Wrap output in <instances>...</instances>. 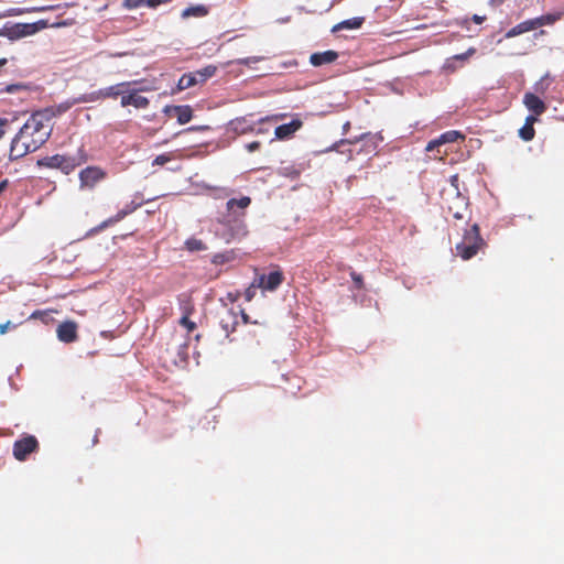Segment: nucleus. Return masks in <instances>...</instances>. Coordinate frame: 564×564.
<instances>
[{
  "label": "nucleus",
  "instance_id": "nucleus-24",
  "mask_svg": "<svg viewBox=\"0 0 564 564\" xmlns=\"http://www.w3.org/2000/svg\"><path fill=\"white\" fill-rule=\"evenodd\" d=\"M209 10L206 6L204 4H196V6H191L186 9H184L181 13V17L183 19H188V18H203V17H206L208 14Z\"/></svg>",
  "mask_w": 564,
  "mask_h": 564
},
{
  "label": "nucleus",
  "instance_id": "nucleus-9",
  "mask_svg": "<svg viewBox=\"0 0 564 564\" xmlns=\"http://www.w3.org/2000/svg\"><path fill=\"white\" fill-rule=\"evenodd\" d=\"M360 141L364 142V149L368 153H370V152H373L378 148L379 143L382 141V138L378 137L377 134H371L368 132V133H362L361 135L355 137L352 139H343L338 143H336L334 147L338 148V147H343L345 144H356Z\"/></svg>",
  "mask_w": 564,
  "mask_h": 564
},
{
  "label": "nucleus",
  "instance_id": "nucleus-39",
  "mask_svg": "<svg viewBox=\"0 0 564 564\" xmlns=\"http://www.w3.org/2000/svg\"><path fill=\"white\" fill-rule=\"evenodd\" d=\"M285 116H286L285 113L273 115L271 117L261 118L259 120V122H265V121H269V120L278 121V120L283 119Z\"/></svg>",
  "mask_w": 564,
  "mask_h": 564
},
{
  "label": "nucleus",
  "instance_id": "nucleus-6",
  "mask_svg": "<svg viewBox=\"0 0 564 564\" xmlns=\"http://www.w3.org/2000/svg\"><path fill=\"white\" fill-rule=\"evenodd\" d=\"M80 189H94L96 185L107 178V172L97 165L83 169L79 174Z\"/></svg>",
  "mask_w": 564,
  "mask_h": 564
},
{
  "label": "nucleus",
  "instance_id": "nucleus-15",
  "mask_svg": "<svg viewBox=\"0 0 564 564\" xmlns=\"http://www.w3.org/2000/svg\"><path fill=\"white\" fill-rule=\"evenodd\" d=\"M57 337L63 343H73L78 338L77 324L75 322H64L57 327Z\"/></svg>",
  "mask_w": 564,
  "mask_h": 564
},
{
  "label": "nucleus",
  "instance_id": "nucleus-19",
  "mask_svg": "<svg viewBox=\"0 0 564 564\" xmlns=\"http://www.w3.org/2000/svg\"><path fill=\"white\" fill-rule=\"evenodd\" d=\"M338 58V53L336 51H325L313 53L310 57V62L313 66H322L325 64H330Z\"/></svg>",
  "mask_w": 564,
  "mask_h": 564
},
{
  "label": "nucleus",
  "instance_id": "nucleus-25",
  "mask_svg": "<svg viewBox=\"0 0 564 564\" xmlns=\"http://www.w3.org/2000/svg\"><path fill=\"white\" fill-rule=\"evenodd\" d=\"M234 132L237 134H247L254 131L253 126L247 120V118H237L230 122Z\"/></svg>",
  "mask_w": 564,
  "mask_h": 564
},
{
  "label": "nucleus",
  "instance_id": "nucleus-43",
  "mask_svg": "<svg viewBox=\"0 0 564 564\" xmlns=\"http://www.w3.org/2000/svg\"><path fill=\"white\" fill-rule=\"evenodd\" d=\"M10 326H11V322H7L6 324L0 325V335L6 334Z\"/></svg>",
  "mask_w": 564,
  "mask_h": 564
},
{
  "label": "nucleus",
  "instance_id": "nucleus-40",
  "mask_svg": "<svg viewBox=\"0 0 564 564\" xmlns=\"http://www.w3.org/2000/svg\"><path fill=\"white\" fill-rule=\"evenodd\" d=\"M239 315L241 316V319H242V323L243 324H251V319H250V316L245 312V310H239Z\"/></svg>",
  "mask_w": 564,
  "mask_h": 564
},
{
  "label": "nucleus",
  "instance_id": "nucleus-17",
  "mask_svg": "<svg viewBox=\"0 0 564 564\" xmlns=\"http://www.w3.org/2000/svg\"><path fill=\"white\" fill-rule=\"evenodd\" d=\"M165 113L174 112L177 117V121L180 124H185L189 122L193 118V110L189 106H166L164 108Z\"/></svg>",
  "mask_w": 564,
  "mask_h": 564
},
{
  "label": "nucleus",
  "instance_id": "nucleus-21",
  "mask_svg": "<svg viewBox=\"0 0 564 564\" xmlns=\"http://www.w3.org/2000/svg\"><path fill=\"white\" fill-rule=\"evenodd\" d=\"M535 30L534 29V24H533V20L530 19V20H525L517 25H514L513 28H511L505 35L506 39H511V37H514V36H518V35H521L523 33H527V32H530V31H533Z\"/></svg>",
  "mask_w": 564,
  "mask_h": 564
},
{
  "label": "nucleus",
  "instance_id": "nucleus-38",
  "mask_svg": "<svg viewBox=\"0 0 564 564\" xmlns=\"http://www.w3.org/2000/svg\"><path fill=\"white\" fill-rule=\"evenodd\" d=\"M261 147V143L259 141H252L248 144H246V149L248 152H254L257 150H259Z\"/></svg>",
  "mask_w": 564,
  "mask_h": 564
},
{
  "label": "nucleus",
  "instance_id": "nucleus-26",
  "mask_svg": "<svg viewBox=\"0 0 564 564\" xmlns=\"http://www.w3.org/2000/svg\"><path fill=\"white\" fill-rule=\"evenodd\" d=\"M364 21H365V19L361 17H356V18H351L348 20H344L340 23H338L337 25H335L333 28V31L343 30V29H350V30L359 29L362 25Z\"/></svg>",
  "mask_w": 564,
  "mask_h": 564
},
{
  "label": "nucleus",
  "instance_id": "nucleus-29",
  "mask_svg": "<svg viewBox=\"0 0 564 564\" xmlns=\"http://www.w3.org/2000/svg\"><path fill=\"white\" fill-rule=\"evenodd\" d=\"M185 248L188 251L194 252L206 250L207 246L203 242V240L192 237L185 241Z\"/></svg>",
  "mask_w": 564,
  "mask_h": 564
},
{
  "label": "nucleus",
  "instance_id": "nucleus-2",
  "mask_svg": "<svg viewBox=\"0 0 564 564\" xmlns=\"http://www.w3.org/2000/svg\"><path fill=\"white\" fill-rule=\"evenodd\" d=\"M88 161V153L84 147H80L76 154H54L37 160V166L59 170L65 175L74 172L78 166Z\"/></svg>",
  "mask_w": 564,
  "mask_h": 564
},
{
  "label": "nucleus",
  "instance_id": "nucleus-20",
  "mask_svg": "<svg viewBox=\"0 0 564 564\" xmlns=\"http://www.w3.org/2000/svg\"><path fill=\"white\" fill-rule=\"evenodd\" d=\"M535 121H536V117H534V116H528L525 118V122H524L523 127L519 130V137L523 141H531L534 138V135H535V130H534Z\"/></svg>",
  "mask_w": 564,
  "mask_h": 564
},
{
  "label": "nucleus",
  "instance_id": "nucleus-27",
  "mask_svg": "<svg viewBox=\"0 0 564 564\" xmlns=\"http://www.w3.org/2000/svg\"><path fill=\"white\" fill-rule=\"evenodd\" d=\"M180 308L183 313L182 316H191L194 312V305L187 295L180 296Z\"/></svg>",
  "mask_w": 564,
  "mask_h": 564
},
{
  "label": "nucleus",
  "instance_id": "nucleus-11",
  "mask_svg": "<svg viewBox=\"0 0 564 564\" xmlns=\"http://www.w3.org/2000/svg\"><path fill=\"white\" fill-rule=\"evenodd\" d=\"M239 324V313L234 308L226 310L219 318V325L226 334V337H229L231 333H234Z\"/></svg>",
  "mask_w": 564,
  "mask_h": 564
},
{
  "label": "nucleus",
  "instance_id": "nucleus-46",
  "mask_svg": "<svg viewBox=\"0 0 564 564\" xmlns=\"http://www.w3.org/2000/svg\"><path fill=\"white\" fill-rule=\"evenodd\" d=\"M203 129H205V127H189L186 131H198Z\"/></svg>",
  "mask_w": 564,
  "mask_h": 564
},
{
  "label": "nucleus",
  "instance_id": "nucleus-12",
  "mask_svg": "<svg viewBox=\"0 0 564 564\" xmlns=\"http://www.w3.org/2000/svg\"><path fill=\"white\" fill-rule=\"evenodd\" d=\"M464 139H465V135L462 134L459 131L449 130V131L442 133L438 138L431 140L427 143L425 150L427 152H432L434 149H436L443 144L454 143L457 140H464Z\"/></svg>",
  "mask_w": 564,
  "mask_h": 564
},
{
  "label": "nucleus",
  "instance_id": "nucleus-23",
  "mask_svg": "<svg viewBox=\"0 0 564 564\" xmlns=\"http://www.w3.org/2000/svg\"><path fill=\"white\" fill-rule=\"evenodd\" d=\"M563 14H564V12H555V13H547V14H543L541 17L534 18V19H532L534 29L536 30L538 28H541L543 25L554 24L556 21L562 19Z\"/></svg>",
  "mask_w": 564,
  "mask_h": 564
},
{
  "label": "nucleus",
  "instance_id": "nucleus-33",
  "mask_svg": "<svg viewBox=\"0 0 564 564\" xmlns=\"http://www.w3.org/2000/svg\"><path fill=\"white\" fill-rule=\"evenodd\" d=\"M350 278L355 283V288L358 290L364 289V278L361 274L357 273L356 271H350Z\"/></svg>",
  "mask_w": 564,
  "mask_h": 564
},
{
  "label": "nucleus",
  "instance_id": "nucleus-4",
  "mask_svg": "<svg viewBox=\"0 0 564 564\" xmlns=\"http://www.w3.org/2000/svg\"><path fill=\"white\" fill-rule=\"evenodd\" d=\"M487 243L480 236V229L477 224L466 229L462 240L456 245V253L463 260H469L474 258L479 251L486 248Z\"/></svg>",
  "mask_w": 564,
  "mask_h": 564
},
{
  "label": "nucleus",
  "instance_id": "nucleus-47",
  "mask_svg": "<svg viewBox=\"0 0 564 564\" xmlns=\"http://www.w3.org/2000/svg\"><path fill=\"white\" fill-rule=\"evenodd\" d=\"M7 186V181H3L0 183V193L6 188Z\"/></svg>",
  "mask_w": 564,
  "mask_h": 564
},
{
  "label": "nucleus",
  "instance_id": "nucleus-13",
  "mask_svg": "<svg viewBox=\"0 0 564 564\" xmlns=\"http://www.w3.org/2000/svg\"><path fill=\"white\" fill-rule=\"evenodd\" d=\"M120 104L122 107L133 106L137 109H145L150 101L147 97L138 95V90L128 88V93L121 95Z\"/></svg>",
  "mask_w": 564,
  "mask_h": 564
},
{
  "label": "nucleus",
  "instance_id": "nucleus-7",
  "mask_svg": "<svg viewBox=\"0 0 564 564\" xmlns=\"http://www.w3.org/2000/svg\"><path fill=\"white\" fill-rule=\"evenodd\" d=\"M132 84H137V82H122L97 91H93L85 98V101H97L99 99L112 98L116 99L118 96H121L124 93H128V87Z\"/></svg>",
  "mask_w": 564,
  "mask_h": 564
},
{
  "label": "nucleus",
  "instance_id": "nucleus-32",
  "mask_svg": "<svg viewBox=\"0 0 564 564\" xmlns=\"http://www.w3.org/2000/svg\"><path fill=\"white\" fill-rule=\"evenodd\" d=\"M180 325L185 327L188 333L193 332L196 328V323L189 319V316H182L180 319Z\"/></svg>",
  "mask_w": 564,
  "mask_h": 564
},
{
  "label": "nucleus",
  "instance_id": "nucleus-41",
  "mask_svg": "<svg viewBox=\"0 0 564 564\" xmlns=\"http://www.w3.org/2000/svg\"><path fill=\"white\" fill-rule=\"evenodd\" d=\"M473 22H475L476 24H481L485 20H486V17L485 15H478V14H474L473 18H471Z\"/></svg>",
  "mask_w": 564,
  "mask_h": 564
},
{
  "label": "nucleus",
  "instance_id": "nucleus-44",
  "mask_svg": "<svg viewBox=\"0 0 564 564\" xmlns=\"http://www.w3.org/2000/svg\"><path fill=\"white\" fill-rule=\"evenodd\" d=\"M7 122H8L7 119L0 118V127L4 126ZM3 134H4V130L2 128H0V139L3 137Z\"/></svg>",
  "mask_w": 564,
  "mask_h": 564
},
{
  "label": "nucleus",
  "instance_id": "nucleus-3",
  "mask_svg": "<svg viewBox=\"0 0 564 564\" xmlns=\"http://www.w3.org/2000/svg\"><path fill=\"white\" fill-rule=\"evenodd\" d=\"M250 204L251 198L249 196L231 198L226 203L227 212L229 216H232L234 219V227L230 229V234L225 236L227 242L247 234V228L242 218L245 217L246 209L250 206Z\"/></svg>",
  "mask_w": 564,
  "mask_h": 564
},
{
  "label": "nucleus",
  "instance_id": "nucleus-36",
  "mask_svg": "<svg viewBox=\"0 0 564 564\" xmlns=\"http://www.w3.org/2000/svg\"><path fill=\"white\" fill-rule=\"evenodd\" d=\"M258 288L257 285V280L246 290L245 292V299L247 302H250L254 295H256V289Z\"/></svg>",
  "mask_w": 564,
  "mask_h": 564
},
{
  "label": "nucleus",
  "instance_id": "nucleus-5",
  "mask_svg": "<svg viewBox=\"0 0 564 564\" xmlns=\"http://www.w3.org/2000/svg\"><path fill=\"white\" fill-rule=\"evenodd\" d=\"M216 66L207 65L202 69L182 75L177 82V90L182 91L196 85L204 84L208 78L213 77L216 74Z\"/></svg>",
  "mask_w": 564,
  "mask_h": 564
},
{
  "label": "nucleus",
  "instance_id": "nucleus-28",
  "mask_svg": "<svg viewBox=\"0 0 564 564\" xmlns=\"http://www.w3.org/2000/svg\"><path fill=\"white\" fill-rule=\"evenodd\" d=\"M235 258L234 251H225L220 253H216L212 258V262L216 265L224 264L232 261Z\"/></svg>",
  "mask_w": 564,
  "mask_h": 564
},
{
  "label": "nucleus",
  "instance_id": "nucleus-42",
  "mask_svg": "<svg viewBox=\"0 0 564 564\" xmlns=\"http://www.w3.org/2000/svg\"><path fill=\"white\" fill-rule=\"evenodd\" d=\"M144 4H147L150 8H156L160 6L158 0H144Z\"/></svg>",
  "mask_w": 564,
  "mask_h": 564
},
{
  "label": "nucleus",
  "instance_id": "nucleus-18",
  "mask_svg": "<svg viewBox=\"0 0 564 564\" xmlns=\"http://www.w3.org/2000/svg\"><path fill=\"white\" fill-rule=\"evenodd\" d=\"M448 212L456 220H465L469 218L470 215L468 209V203L465 200L464 197H460L459 195L456 197V206H449Z\"/></svg>",
  "mask_w": 564,
  "mask_h": 564
},
{
  "label": "nucleus",
  "instance_id": "nucleus-22",
  "mask_svg": "<svg viewBox=\"0 0 564 564\" xmlns=\"http://www.w3.org/2000/svg\"><path fill=\"white\" fill-rule=\"evenodd\" d=\"M139 207V204L130 203L124 208L119 210L115 216L105 220L101 227H107L122 220L126 216L134 212Z\"/></svg>",
  "mask_w": 564,
  "mask_h": 564
},
{
  "label": "nucleus",
  "instance_id": "nucleus-31",
  "mask_svg": "<svg viewBox=\"0 0 564 564\" xmlns=\"http://www.w3.org/2000/svg\"><path fill=\"white\" fill-rule=\"evenodd\" d=\"M280 174L296 180L300 176V171L293 166L280 169Z\"/></svg>",
  "mask_w": 564,
  "mask_h": 564
},
{
  "label": "nucleus",
  "instance_id": "nucleus-45",
  "mask_svg": "<svg viewBox=\"0 0 564 564\" xmlns=\"http://www.w3.org/2000/svg\"><path fill=\"white\" fill-rule=\"evenodd\" d=\"M43 315H45V312H42V311H35V312L31 315V318H39V317H42Z\"/></svg>",
  "mask_w": 564,
  "mask_h": 564
},
{
  "label": "nucleus",
  "instance_id": "nucleus-35",
  "mask_svg": "<svg viewBox=\"0 0 564 564\" xmlns=\"http://www.w3.org/2000/svg\"><path fill=\"white\" fill-rule=\"evenodd\" d=\"M172 160V156L169 154H160L158 155L153 162L152 165H164L165 163L170 162Z\"/></svg>",
  "mask_w": 564,
  "mask_h": 564
},
{
  "label": "nucleus",
  "instance_id": "nucleus-30",
  "mask_svg": "<svg viewBox=\"0 0 564 564\" xmlns=\"http://www.w3.org/2000/svg\"><path fill=\"white\" fill-rule=\"evenodd\" d=\"M550 84L551 78L549 77V75H545L534 85V89L536 93L543 95L549 89Z\"/></svg>",
  "mask_w": 564,
  "mask_h": 564
},
{
  "label": "nucleus",
  "instance_id": "nucleus-34",
  "mask_svg": "<svg viewBox=\"0 0 564 564\" xmlns=\"http://www.w3.org/2000/svg\"><path fill=\"white\" fill-rule=\"evenodd\" d=\"M142 4H144V0H124L123 1V8L128 9V10L139 8Z\"/></svg>",
  "mask_w": 564,
  "mask_h": 564
},
{
  "label": "nucleus",
  "instance_id": "nucleus-49",
  "mask_svg": "<svg viewBox=\"0 0 564 564\" xmlns=\"http://www.w3.org/2000/svg\"><path fill=\"white\" fill-rule=\"evenodd\" d=\"M160 4H164V3H167V2H171L172 0H158Z\"/></svg>",
  "mask_w": 564,
  "mask_h": 564
},
{
  "label": "nucleus",
  "instance_id": "nucleus-10",
  "mask_svg": "<svg viewBox=\"0 0 564 564\" xmlns=\"http://www.w3.org/2000/svg\"><path fill=\"white\" fill-rule=\"evenodd\" d=\"M257 285L264 291H275L284 281V274L280 269L268 274H261L257 279Z\"/></svg>",
  "mask_w": 564,
  "mask_h": 564
},
{
  "label": "nucleus",
  "instance_id": "nucleus-37",
  "mask_svg": "<svg viewBox=\"0 0 564 564\" xmlns=\"http://www.w3.org/2000/svg\"><path fill=\"white\" fill-rule=\"evenodd\" d=\"M260 61V57H247V58H240V59H237V64L239 65H251V64H256Z\"/></svg>",
  "mask_w": 564,
  "mask_h": 564
},
{
  "label": "nucleus",
  "instance_id": "nucleus-14",
  "mask_svg": "<svg viewBox=\"0 0 564 564\" xmlns=\"http://www.w3.org/2000/svg\"><path fill=\"white\" fill-rule=\"evenodd\" d=\"M523 104L528 108V110L532 112L531 116L534 117L541 116L546 110L545 102L533 93L524 94Z\"/></svg>",
  "mask_w": 564,
  "mask_h": 564
},
{
  "label": "nucleus",
  "instance_id": "nucleus-48",
  "mask_svg": "<svg viewBox=\"0 0 564 564\" xmlns=\"http://www.w3.org/2000/svg\"><path fill=\"white\" fill-rule=\"evenodd\" d=\"M7 62V58H0V67L4 66Z\"/></svg>",
  "mask_w": 564,
  "mask_h": 564
},
{
  "label": "nucleus",
  "instance_id": "nucleus-50",
  "mask_svg": "<svg viewBox=\"0 0 564 564\" xmlns=\"http://www.w3.org/2000/svg\"><path fill=\"white\" fill-rule=\"evenodd\" d=\"M455 58L457 59H464L465 58V55L464 54H460V55H456Z\"/></svg>",
  "mask_w": 564,
  "mask_h": 564
},
{
  "label": "nucleus",
  "instance_id": "nucleus-1",
  "mask_svg": "<svg viewBox=\"0 0 564 564\" xmlns=\"http://www.w3.org/2000/svg\"><path fill=\"white\" fill-rule=\"evenodd\" d=\"M52 133L51 117L46 111L34 112L11 142L10 156L20 159L36 151Z\"/></svg>",
  "mask_w": 564,
  "mask_h": 564
},
{
  "label": "nucleus",
  "instance_id": "nucleus-16",
  "mask_svg": "<svg viewBox=\"0 0 564 564\" xmlns=\"http://www.w3.org/2000/svg\"><path fill=\"white\" fill-rule=\"evenodd\" d=\"M303 126L302 120L293 119L289 123L281 124L275 128L274 134L279 140H286L291 138L297 130H300Z\"/></svg>",
  "mask_w": 564,
  "mask_h": 564
},
{
  "label": "nucleus",
  "instance_id": "nucleus-8",
  "mask_svg": "<svg viewBox=\"0 0 564 564\" xmlns=\"http://www.w3.org/2000/svg\"><path fill=\"white\" fill-rule=\"evenodd\" d=\"M39 449V442L35 436L26 435L13 444V456L19 462H24L31 453Z\"/></svg>",
  "mask_w": 564,
  "mask_h": 564
}]
</instances>
